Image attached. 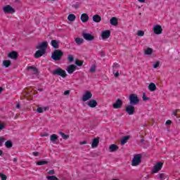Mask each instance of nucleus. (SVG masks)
<instances>
[{
    "label": "nucleus",
    "instance_id": "obj_57",
    "mask_svg": "<svg viewBox=\"0 0 180 180\" xmlns=\"http://www.w3.org/2000/svg\"><path fill=\"white\" fill-rule=\"evenodd\" d=\"M101 56L102 57H105V51H102L101 52Z\"/></svg>",
    "mask_w": 180,
    "mask_h": 180
},
{
    "label": "nucleus",
    "instance_id": "obj_52",
    "mask_svg": "<svg viewBox=\"0 0 180 180\" xmlns=\"http://www.w3.org/2000/svg\"><path fill=\"white\" fill-rule=\"evenodd\" d=\"M79 144H80V146H82L84 144H86V141H81V142H79Z\"/></svg>",
    "mask_w": 180,
    "mask_h": 180
},
{
    "label": "nucleus",
    "instance_id": "obj_24",
    "mask_svg": "<svg viewBox=\"0 0 180 180\" xmlns=\"http://www.w3.org/2000/svg\"><path fill=\"white\" fill-rule=\"evenodd\" d=\"M93 20L94 22H96V23H99V22L102 20V18H101V15H94L93 16Z\"/></svg>",
    "mask_w": 180,
    "mask_h": 180
},
{
    "label": "nucleus",
    "instance_id": "obj_47",
    "mask_svg": "<svg viewBox=\"0 0 180 180\" xmlns=\"http://www.w3.org/2000/svg\"><path fill=\"white\" fill-rule=\"evenodd\" d=\"M56 174V171H54V169H52V170H49L48 172V174L49 175H54Z\"/></svg>",
    "mask_w": 180,
    "mask_h": 180
},
{
    "label": "nucleus",
    "instance_id": "obj_25",
    "mask_svg": "<svg viewBox=\"0 0 180 180\" xmlns=\"http://www.w3.org/2000/svg\"><path fill=\"white\" fill-rule=\"evenodd\" d=\"M148 89L150 92H154L157 89V86L154 83H150L148 86Z\"/></svg>",
    "mask_w": 180,
    "mask_h": 180
},
{
    "label": "nucleus",
    "instance_id": "obj_53",
    "mask_svg": "<svg viewBox=\"0 0 180 180\" xmlns=\"http://www.w3.org/2000/svg\"><path fill=\"white\" fill-rule=\"evenodd\" d=\"M32 155H34V157H37V155H39V152H33Z\"/></svg>",
    "mask_w": 180,
    "mask_h": 180
},
{
    "label": "nucleus",
    "instance_id": "obj_32",
    "mask_svg": "<svg viewBox=\"0 0 180 180\" xmlns=\"http://www.w3.org/2000/svg\"><path fill=\"white\" fill-rule=\"evenodd\" d=\"M75 19H77V17L75 16V15L74 14H70L68 16V20L70 22H74V20H75Z\"/></svg>",
    "mask_w": 180,
    "mask_h": 180
},
{
    "label": "nucleus",
    "instance_id": "obj_6",
    "mask_svg": "<svg viewBox=\"0 0 180 180\" xmlns=\"http://www.w3.org/2000/svg\"><path fill=\"white\" fill-rule=\"evenodd\" d=\"M47 47H49V43L47 41H42L36 46L37 50H41L42 51H45L47 50Z\"/></svg>",
    "mask_w": 180,
    "mask_h": 180
},
{
    "label": "nucleus",
    "instance_id": "obj_49",
    "mask_svg": "<svg viewBox=\"0 0 180 180\" xmlns=\"http://www.w3.org/2000/svg\"><path fill=\"white\" fill-rule=\"evenodd\" d=\"M72 8H75V9H78V8H79V4H73Z\"/></svg>",
    "mask_w": 180,
    "mask_h": 180
},
{
    "label": "nucleus",
    "instance_id": "obj_23",
    "mask_svg": "<svg viewBox=\"0 0 180 180\" xmlns=\"http://www.w3.org/2000/svg\"><path fill=\"white\" fill-rule=\"evenodd\" d=\"M27 70H31L32 74H34V75H36V74H37V72H39V70L36 67H34V66H29L27 68Z\"/></svg>",
    "mask_w": 180,
    "mask_h": 180
},
{
    "label": "nucleus",
    "instance_id": "obj_38",
    "mask_svg": "<svg viewBox=\"0 0 180 180\" xmlns=\"http://www.w3.org/2000/svg\"><path fill=\"white\" fill-rule=\"evenodd\" d=\"M75 64L76 65H77V67H82V64H84V61L77 60L75 61Z\"/></svg>",
    "mask_w": 180,
    "mask_h": 180
},
{
    "label": "nucleus",
    "instance_id": "obj_1",
    "mask_svg": "<svg viewBox=\"0 0 180 180\" xmlns=\"http://www.w3.org/2000/svg\"><path fill=\"white\" fill-rule=\"evenodd\" d=\"M64 56V53H63V51L61 50H55L53 53H52V58L55 61H60L61 60V57Z\"/></svg>",
    "mask_w": 180,
    "mask_h": 180
},
{
    "label": "nucleus",
    "instance_id": "obj_64",
    "mask_svg": "<svg viewBox=\"0 0 180 180\" xmlns=\"http://www.w3.org/2000/svg\"><path fill=\"white\" fill-rule=\"evenodd\" d=\"M38 91H39V92H41L43 91V89H39Z\"/></svg>",
    "mask_w": 180,
    "mask_h": 180
},
{
    "label": "nucleus",
    "instance_id": "obj_54",
    "mask_svg": "<svg viewBox=\"0 0 180 180\" xmlns=\"http://www.w3.org/2000/svg\"><path fill=\"white\" fill-rule=\"evenodd\" d=\"M176 113H178V110H176L172 112V115H174V116H176Z\"/></svg>",
    "mask_w": 180,
    "mask_h": 180
},
{
    "label": "nucleus",
    "instance_id": "obj_50",
    "mask_svg": "<svg viewBox=\"0 0 180 180\" xmlns=\"http://www.w3.org/2000/svg\"><path fill=\"white\" fill-rule=\"evenodd\" d=\"M3 129H5V125L0 123V130H3Z\"/></svg>",
    "mask_w": 180,
    "mask_h": 180
},
{
    "label": "nucleus",
    "instance_id": "obj_20",
    "mask_svg": "<svg viewBox=\"0 0 180 180\" xmlns=\"http://www.w3.org/2000/svg\"><path fill=\"white\" fill-rule=\"evenodd\" d=\"M117 150H119V146L116 144H111L109 146L110 153H115V151H117Z\"/></svg>",
    "mask_w": 180,
    "mask_h": 180
},
{
    "label": "nucleus",
    "instance_id": "obj_30",
    "mask_svg": "<svg viewBox=\"0 0 180 180\" xmlns=\"http://www.w3.org/2000/svg\"><path fill=\"white\" fill-rule=\"evenodd\" d=\"M75 41L77 44H78V46H81V44H82V43H84V39L77 37V38H75Z\"/></svg>",
    "mask_w": 180,
    "mask_h": 180
},
{
    "label": "nucleus",
    "instance_id": "obj_9",
    "mask_svg": "<svg viewBox=\"0 0 180 180\" xmlns=\"http://www.w3.org/2000/svg\"><path fill=\"white\" fill-rule=\"evenodd\" d=\"M3 11L4 13H15V12H16L10 5L3 7Z\"/></svg>",
    "mask_w": 180,
    "mask_h": 180
},
{
    "label": "nucleus",
    "instance_id": "obj_37",
    "mask_svg": "<svg viewBox=\"0 0 180 180\" xmlns=\"http://www.w3.org/2000/svg\"><path fill=\"white\" fill-rule=\"evenodd\" d=\"M120 65H119L118 63H114L112 65L113 70L112 72H115L116 71V70H117V68H120Z\"/></svg>",
    "mask_w": 180,
    "mask_h": 180
},
{
    "label": "nucleus",
    "instance_id": "obj_45",
    "mask_svg": "<svg viewBox=\"0 0 180 180\" xmlns=\"http://www.w3.org/2000/svg\"><path fill=\"white\" fill-rule=\"evenodd\" d=\"M160 67V61L157 60L155 64H153V68H158Z\"/></svg>",
    "mask_w": 180,
    "mask_h": 180
},
{
    "label": "nucleus",
    "instance_id": "obj_46",
    "mask_svg": "<svg viewBox=\"0 0 180 180\" xmlns=\"http://www.w3.org/2000/svg\"><path fill=\"white\" fill-rule=\"evenodd\" d=\"M38 113H43V107H39L37 109Z\"/></svg>",
    "mask_w": 180,
    "mask_h": 180
},
{
    "label": "nucleus",
    "instance_id": "obj_19",
    "mask_svg": "<svg viewBox=\"0 0 180 180\" xmlns=\"http://www.w3.org/2000/svg\"><path fill=\"white\" fill-rule=\"evenodd\" d=\"M99 146V137L95 138L92 141L91 148H95Z\"/></svg>",
    "mask_w": 180,
    "mask_h": 180
},
{
    "label": "nucleus",
    "instance_id": "obj_27",
    "mask_svg": "<svg viewBox=\"0 0 180 180\" xmlns=\"http://www.w3.org/2000/svg\"><path fill=\"white\" fill-rule=\"evenodd\" d=\"M144 54L145 56H151V54H153V49L147 48L144 49Z\"/></svg>",
    "mask_w": 180,
    "mask_h": 180
},
{
    "label": "nucleus",
    "instance_id": "obj_43",
    "mask_svg": "<svg viewBox=\"0 0 180 180\" xmlns=\"http://www.w3.org/2000/svg\"><path fill=\"white\" fill-rule=\"evenodd\" d=\"M137 36H140L141 37L144 36V31L143 30H139L137 32Z\"/></svg>",
    "mask_w": 180,
    "mask_h": 180
},
{
    "label": "nucleus",
    "instance_id": "obj_40",
    "mask_svg": "<svg viewBox=\"0 0 180 180\" xmlns=\"http://www.w3.org/2000/svg\"><path fill=\"white\" fill-rule=\"evenodd\" d=\"M6 141V139L4 137H0V147L4 146V143H5Z\"/></svg>",
    "mask_w": 180,
    "mask_h": 180
},
{
    "label": "nucleus",
    "instance_id": "obj_61",
    "mask_svg": "<svg viewBox=\"0 0 180 180\" xmlns=\"http://www.w3.org/2000/svg\"><path fill=\"white\" fill-rule=\"evenodd\" d=\"M13 161L14 162H16L18 161V158H14L13 160Z\"/></svg>",
    "mask_w": 180,
    "mask_h": 180
},
{
    "label": "nucleus",
    "instance_id": "obj_8",
    "mask_svg": "<svg viewBox=\"0 0 180 180\" xmlns=\"http://www.w3.org/2000/svg\"><path fill=\"white\" fill-rule=\"evenodd\" d=\"M127 113H128V115H134V113H136V108H134V105H129L126 109H125Z\"/></svg>",
    "mask_w": 180,
    "mask_h": 180
},
{
    "label": "nucleus",
    "instance_id": "obj_39",
    "mask_svg": "<svg viewBox=\"0 0 180 180\" xmlns=\"http://www.w3.org/2000/svg\"><path fill=\"white\" fill-rule=\"evenodd\" d=\"M158 178L160 180H164V179H165V174H164V173L159 174Z\"/></svg>",
    "mask_w": 180,
    "mask_h": 180
},
{
    "label": "nucleus",
    "instance_id": "obj_60",
    "mask_svg": "<svg viewBox=\"0 0 180 180\" xmlns=\"http://www.w3.org/2000/svg\"><path fill=\"white\" fill-rule=\"evenodd\" d=\"M139 2H141V4H144L146 2V0H138Z\"/></svg>",
    "mask_w": 180,
    "mask_h": 180
},
{
    "label": "nucleus",
    "instance_id": "obj_33",
    "mask_svg": "<svg viewBox=\"0 0 180 180\" xmlns=\"http://www.w3.org/2000/svg\"><path fill=\"white\" fill-rule=\"evenodd\" d=\"M96 72V65L94 64L91 66L90 69H89V72H91V74H94V72Z\"/></svg>",
    "mask_w": 180,
    "mask_h": 180
},
{
    "label": "nucleus",
    "instance_id": "obj_28",
    "mask_svg": "<svg viewBox=\"0 0 180 180\" xmlns=\"http://www.w3.org/2000/svg\"><path fill=\"white\" fill-rule=\"evenodd\" d=\"M5 146L6 148H12L13 147V143H12V141L8 140L5 142Z\"/></svg>",
    "mask_w": 180,
    "mask_h": 180
},
{
    "label": "nucleus",
    "instance_id": "obj_36",
    "mask_svg": "<svg viewBox=\"0 0 180 180\" xmlns=\"http://www.w3.org/2000/svg\"><path fill=\"white\" fill-rule=\"evenodd\" d=\"M46 179H48V180H60L56 176H46Z\"/></svg>",
    "mask_w": 180,
    "mask_h": 180
},
{
    "label": "nucleus",
    "instance_id": "obj_35",
    "mask_svg": "<svg viewBox=\"0 0 180 180\" xmlns=\"http://www.w3.org/2000/svg\"><path fill=\"white\" fill-rule=\"evenodd\" d=\"M59 134L62 136V139H63V140H67L68 139H70V135H67L63 132H60Z\"/></svg>",
    "mask_w": 180,
    "mask_h": 180
},
{
    "label": "nucleus",
    "instance_id": "obj_4",
    "mask_svg": "<svg viewBox=\"0 0 180 180\" xmlns=\"http://www.w3.org/2000/svg\"><path fill=\"white\" fill-rule=\"evenodd\" d=\"M141 162V155L140 154L135 155L131 162L132 167H137V165H140Z\"/></svg>",
    "mask_w": 180,
    "mask_h": 180
},
{
    "label": "nucleus",
    "instance_id": "obj_26",
    "mask_svg": "<svg viewBox=\"0 0 180 180\" xmlns=\"http://www.w3.org/2000/svg\"><path fill=\"white\" fill-rule=\"evenodd\" d=\"M11 64L12 62L10 60H5L3 61V65L6 67V68L11 67Z\"/></svg>",
    "mask_w": 180,
    "mask_h": 180
},
{
    "label": "nucleus",
    "instance_id": "obj_31",
    "mask_svg": "<svg viewBox=\"0 0 180 180\" xmlns=\"http://www.w3.org/2000/svg\"><path fill=\"white\" fill-rule=\"evenodd\" d=\"M57 140H58V136H57V134H53L51 136V141L52 143H56V141H57Z\"/></svg>",
    "mask_w": 180,
    "mask_h": 180
},
{
    "label": "nucleus",
    "instance_id": "obj_16",
    "mask_svg": "<svg viewBox=\"0 0 180 180\" xmlns=\"http://www.w3.org/2000/svg\"><path fill=\"white\" fill-rule=\"evenodd\" d=\"M102 39H109L110 37V30H105L101 33Z\"/></svg>",
    "mask_w": 180,
    "mask_h": 180
},
{
    "label": "nucleus",
    "instance_id": "obj_62",
    "mask_svg": "<svg viewBox=\"0 0 180 180\" xmlns=\"http://www.w3.org/2000/svg\"><path fill=\"white\" fill-rule=\"evenodd\" d=\"M2 91H4V88L0 87V94H2Z\"/></svg>",
    "mask_w": 180,
    "mask_h": 180
},
{
    "label": "nucleus",
    "instance_id": "obj_22",
    "mask_svg": "<svg viewBox=\"0 0 180 180\" xmlns=\"http://www.w3.org/2000/svg\"><path fill=\"white\" fill-rule=\"evenodd\" d=\"M59 43H60V41H58L57 40H52L51 42V44L52 46V47H53V49H58L60 47L58 46Z\"/></svg>",
    "mask_w": 180,
    "mask_h": 180
},
{
    "label": "nucleus",
    "instance_id": "obj_15",
    "mask_svg": "<svg viewBox=\"0 0 180 180\" xmlns=\"http://www.w3.org/2000/svg\"><path fill=\"white\" fill-rule=\"evenodd\" d=\"M77 70V66L75 65H70L68 66L66 71L68 72V74H72L74 71Z\"/></svg>",
    "mask_w": 180,
    "mask_h": 180
},
{
    "label": "nucleus",
    "instance_id": "obj_59",
    "mask_svg": "<svg viewBox=\"0 0 180 180\" xmlns=\"http://www.w3.org/2000/svg\"><path fill=\"white\" fill-rule=\"evenodd\" d=\"M115 78H117V77H119V72L115 73Z\"/></svg>",
    "mask_w": 180,
    "mask_h": 180
},
{
    "label": "nucleus",
    "instance_id": "obj_18",
    "mask_svg": "<svg viewBox=\"0 0 180 180\" xmlns=\"http://www.w3.org/2000/svg\"><path fill=\"white\" fill-rule=\"evenodd\" d=\"M87 105L89 106V108H96V106H98V102L96 100H90L87 103Z\"/></svg>",
    "mask_w": 180,
    "mask_h": 180
},
{
    "label": "nucleus",
    "instance_id": "obj_29",
    "mask_svg": "<svg viewBox=\"0 0 180 180\" xmlns=\"http://www.w3.org/2000/svg\"><path fill=\"white\" fill-rule=\"evenodd\" d=\"M129 139H130V136H124V138L122 139L121 140V146H124V143H127V141H129Z\"/></svg>",
    "mask_w": 180,
    "mask_h": 180
},
{
    "label": "nucleus",
    "instance_id": "obj_12",
    "mask_svg": "<svg viewBox=\"0 0 180 180\" xmlns=\"http://www.w3.org/2000/svg\"><path fill=\"white\" fill-rule=\"evenodd\" d=\"M8 58H12V60H18L19 54L18 52H16V51H13L8 54Z\"/></svg>",
    "mask_w": 180,
    "mask_h": 180
},
{
    "label": "nucleus",
    "instance_id": "obj_58",
    "mask_svg": "<svg viewBox=\"0 0 180 180\" xmlns=\"http://www.w3.org/2000/svg\"><path fill=\"white\" fill-rule=\"evenodd\" d=\"M17 109H20V103H18L16 105Z\"/></svg>",
    "mask_w": 180,
    "mask_h": 180
},
{
    "label": "nucleus",
    "instance_id": "obj_56",
    "mask_svg": "<svg viewBox=\"0 0 180 180\" xmlns=\"http://www.w3.org/2000/svg\"><path fill=\"white\" fill-rule=\"evenodd\" d=\"M42 109H43V112L44 111L46 112V110H49V107H44L42 108Z\"/></svg>",
    "mask_w": 180,
    "mask_h": 180
},
{
    "label": "nucleus",
    "instance_id": "obj_17",
    "mask_svg": "<svg viewBox=\"0 0 180 180\" xmlns=\"http://www.w3.org/2000/svg\"><path fill=\"white\" fill-rule=\"evenodd\" d=\"M80 20L83 23H86L89 20V16L86 13H82L80 17Z\"/></svg>",
    "mask_w": 180,
    "mask_h": 180
},
{
    "label": "nucleus",
    "instance_id": "obj_14",
    "mask_svg": "<svg viewBox=\"0 0 180 180\" xmlns=\"http://www.w3.org/2000/svg\"><path fill=\"white\" fill-rule=\"evenodd\" d=\"M44 54H46V51L39 49L35 52L34 57V58H40V57H43Z\"/></svg>",
    "mask_w": 180,
    "mask_h": 180
},
{
    "label": "nucleus",
    "instance_id": "obj_34",
    "mask_svg": "<svg viewBox=\"0 0 180 180\" xmlns=\"http://www.w3.org/2000/svg\"><path fill=\"white\" fill-rule=\"evenodd\" d=\"M47 164H49V161L47 160H41L37 162V165H46Z\"/></svg>",
    "mask_w": 180,
    "mask_h": 180
},
{
    "label": "nucleus",
    "instance_id": "obj_42",
    "mask_svg": "<svg viewBox=\"0 0 180 180\" xmlns=\"http://www.w3.org/2000/svg\"><path fill=\"white\" fill-rule=\"evenodd\" d=\"M0 178H1V180H6L8 179V176H6V175L0 173Z\"/></svg>",
    "mask_w": 180,
    "mask_h": 180
},
{
    "label": "nucleus",
    "instance_id": "obj_11",
    "mask_svg": "<svg viewBox=\"0 0 180 180\" xmlns=\"http://www.w3.org/2000/svg\"><path fill=\"white\" fill-rule=\"evenodd\" d=\"M123 105V101L121 99H117L115 103L112 104V108L114 109H120L122 106Z\"/></svg>",
    "mask_w": 180,
    "mask_h": 180
},
{
    "label": "nucleus",
    "instance_id": "obj_3",
    "mask_svg": "<svg viewBox=\"0 0 180 180\" xmlns=\"http://www.w3.org/2000/svg\"><path fill=\"white\" fill-rule=\"evenodd\" d=\"M53 75H59V77H62V78H65L67 77V73L65 70L58 68L52 72Z\"/></svg>",
    "mask_w": 180,
    "mask_h": 180
},
{
    "label": "nucleus",
    "instance_id": "obj_13",
    "mask_svg": "<svg viewBox=\"0 0 180 180\" xmlns=\"http://www.w3.org/2000/svg\"><path fill=\"white\" fill-rule=\"evenodd\" d=\"M153 32L155 34H161L162 33V27L158 25H155L153 27Z\"/></svg>",
    "mask_w": 180,
    "mask_h": 180
},
{
    "label": "nucleus",
    "instance_id": "obj_7",
    "mask_svg": "<svg viewBox=\"0 0 180 180\" xmlns=\"http://www.w3.org/2000/svg\"><path fill=\"white\" fill-rule=\"evenodd\" d=\"M82 37L83 39H84V40H86L87 41H92L95 40V37L89 33L82 32Z\"/></svg>",
    "mask_w": 180,
    "mask_h": 180
},
{
    "label": "nucleus",
    "instance_id": "obj_10",
    "mask_svg": "<svg viewBox=\"0 0 180 180\" xmlns=\"http://www.w3.org/2000/svg\"><path fill=\"white\" fill-rule=\"evenodd\" d=\"M91 98H92V93H91V91H87L83 95L82 100L83 101V102H86V101H89Z\"/></svg>",
    "mask_w": 180,
    "mask_h": 180
},
{
    "label": "nucleus",
    "instance_id": "obj_2",
    "mask_svg": "<svg viewBox=\"0 0 180 180\" xmlns=\"http://www.w3.org/2000/svg\"><path fill=\"white\" fill-rule=\"evenodd\" d=\"M140 103V99L139 98V96H136V94H131L129 95V104L134 105L136 106V105H139Z\"/></svg>",
    "mask_w": 180,
    "mask_h": 180
},
{
    "label": "nucleus",
    "instance_id": "obj_44",
    "mask_svg": "<svg viewBox=\"0 0 180 180\" xmlns=\"http://www.w3.org/2000/svg\"><path fill=\"white\" fill-rule=\"evenodd\" d=\"M68 60L70 63H72V61H74V56L72 55H69L68 57Z\"/></svg>",
    "mask_w": 180,
    "mask_h": 180
},
{
    "label": "nucleus",
    "instance_id": "obj_21",
    "mask_svg": "<svg viewBox=\"0 0 180 180\" xmlns=\"http://www.w3.org/2000/svg\"><path fill=\"white\" fill-rule=\"evenodd\" d=\"M110 23L112 25V26H117L119 25V22L117 21V18L112 17L110 20Z\"/></svg>",
    "mask_w": 180,
    "mask_h": 180
},
{
    "label": "nucleus",
    "instance_id": "obj_41",
    "mask_svg": "<svg viewBox=\"0 0 180 180\" xmlns=\"http://www.w3.org/2000/svg\"><path fill=\"white\" fill-rule=\"evenodd\" d=\"M142 99H143V101H144V102H146L147 101H150V98L146 96V93L143 94Z\"/></svg>",
    "mask_w": 180,
    "mask_h": 180
},
{
    "label": "nucleus",
    "instance_id": "obj_55",
    "mask_svg": "<svg viewBox=\"0 0 180 180\" xmlns=\"http://www.w3.org/2000/svg\"><path fill=\"white\" fill-rule=\"evenodd\" d=\"M41 137H47L49 136V134L45 133L44 134H41Z\"/></svg>",
    "mask_w": 180,
    "mask_h": 180
},
{
    "label": "nucleus",
    "instance_id": "obj_51",
    "mask_svg": "<svg viewBox=\"0 0 180 180\" xmlns=\"http://www.w3.org/2000/svg\"><path fill=\"white\" fill-rule=\"evenodd\" d=\"M70 90H67V91H65V92H64V95H70Z\"/></svg>",
    "mask_w": 180,
    "mask_h": 180
},
{
    "label": "nucleus",
    "instance_id": "obj_5",
    "mask_svg": "<svg viewBox=\"0 0 180 180\" xmlns=\"http://www.w3.org/2000/svg\"><path fill=\"white\" fill-rule=\"evenodd\" d=\"M162 165H164V163L161 162H158L155 166H153L151 174H157V172H160V171H161L162 169Z\"/></svg>",
    "mask_w": 180,
    "mask_h": 180
},
{
    "label": "nucleus",
    "instance_id": "obj_48",
    "mask_svg": "<svg viewBox=\"0 0 180 180\" xmlns=\"http://www.w3.org/2000/svg\"><path fill=\"white\" fill-rule=\"evenodd\" d=\"M165 124L167 126H169V125L172 124V121L168 120L166 121Z\"/></svg>",
    "mask_w": 180,
    "mask_h": 180
},
{
    "label": "nucleus",
    "instance_id": "obj_63",
    "mask_svg": "<svg viewBox=\"0 0 180 180\" xmlns=\"http://www.w3.org/2000/svg\"><path fill=\"white\" fill-rule=\"evenodd\" d=\"M2 154H4V151H2V150H0V155H2Z\"/></svg>",
    "mask_w": 180,
    "mask_h": 180
}]
</instances>
